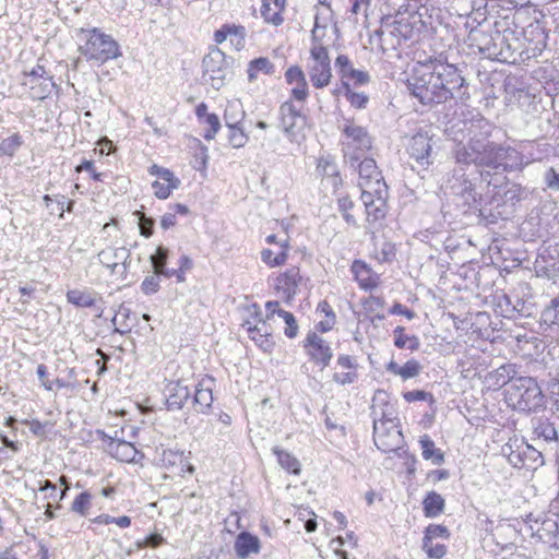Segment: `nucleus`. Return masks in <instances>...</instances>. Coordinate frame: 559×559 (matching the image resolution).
<instances>
[{
    "label": "nucleus",
    "mask_w": 559,
    "mask_h": 559,
    "mask_svg": "<svg viewBox=\"0 0 559 559\" xmlns=\"http://www.w3.org/2000/svg\"><path fill=\"white\" fill-rule=\"evenodd\" d=\"M167 392V408L169 411L182 409L191 396V390L185 380L169 381L165 388Z\"/></svg>",
    "instance_id": "21"
},
{
    "label": "nucleus",
    "mask_w": 559,
    "mask_h": 559,
    "mask_svg": "<svg viewBox=\"0 0 559 559\" xmlns=\"http://www.w3.org/2000/svg\"><path fill=\"white\" fill-rule=\"evenodd\" d=\"M531 370L534 372V376L519 377L518 380H513L506 388L508 403L522 412H531L542 406L544 397L543 385L547 386L550 391L549 384L542 380V377L548 379L552 376L551 367H548L545 358L543 361H534L531 365Z\"/></svg>",
    "instance_id": "2"
},
{
    "label": "nucleus",
    "mask_w": 559,
    "mask_h": 559,
    "mask_svg": "<svg viewBox=\"0 0 559 559\" xmlns=\"http://www.w3.org/2000/svg\"><path fill=\"white\" fill-rule=\"evenodd\" d=\"M537 534L540 538H547L548 542L554 539L555 545L559 544V524L551 519L542 522V526L537 528Z\"/></svg>",
    "instance_id": "44"
},
{
    "label": "nucleus",
    "mask_w": 559,
    "mask_h": 559,
    "mask_svg": "<svg viewBox=\"0 0 559 559\" xmlns=\"http://www.w3.org/2000/svg\"><path fill=\"white\" fill-rule=\"evenodd\" d=\"M179 185H180V180L175 179L171 182L154 181L152 186L154 188V193L158 199H167L169 197L170 192L174 189H177Z\"/></svg>",
    "instance_id": "52"
},
{
    "label": "nucleus",
    "mask_w": 559,
    "mask_h": 559,
    "mask_svg": "<svg viewBox=\"0 0 559 559\" xmlns=\"http://www.w3.org/2000/svg\"><path fill=\"white\" fill-rule=\"evenodd\" d=\"M384 406L372 405L371 414L373 417V441L376 447L384 452L390 453L400 449L403 442V435L397 429L396 423L393 419L383 420L385 417Z\"/></svg>",
    "instance_id": "5"
},
{
    "label": "nucleus",
    "mask_w": 559,
    "mask_h": 559,
    "mask_svg": "<svg viewBox=\"0 0 559 559\" xmlns=\"http://www.w3.org/2000/svg\"><path fill=\"white\" fill-rule=\"evenodd\" d=\"M428 66L442 90L443 100H454L455 104L466 105L471 98L469 83L459 67L439 58L429 59Z\"/></svg>",
    "instance_id": "3"
},
{
    "label": "nucleus",
    "mask_w": 559,
    "mask_h": 559,
    "mask_svg": "<svg viewBox=\"0 0 559 559\" xmlns=\"http://www.w3.org/2000/svg\"><path fill=\"white\" fill-rule=\"evenodd\" d=\"M278 119L277 127L290 141L296 140L307 123L306 116L295 107L292 100H287L280 106Z\"/></svg>",
    "instance_id": "13"
},
{
    "label": "nucleus",
    "mask_w": 559,
    "mask_h": 559,
    "mask_svg": "<svg viewBox=\"0 0 559 559\" xmlns=\"http://www.w3.org/2000/svg\"><path fill=\"white\" fill-rule=\"evenodd\" d=\"M163 276L162 274H156L153 272L152 275L146 276L142 284H141V290L145 295H152L158 292L160 285H159V277Z\"/></svg>",
    "instance_id": "57"
},
{
    "label": "nucleus",
    "mask_w": 559,
    "mask_h": 559,
    "mask_svg": "<svg viewBox=\"0 0 559 559\" xmlns=\"http://www.w3.org/2000/svg\"><path fill=\"white\" fill-rule=\"evenodd\" d=\"M22 85L29 88V95L33 99L43 100L47 98L52 90L57 87L56 83L51 79L38 80L24 79Z\"/></svg>",
    "instance_id": "31"
},
{
    "label": "nucleus",
    "mask_w": 559,
    "mask_h": 559,
    "mask_svg": "<svg viewBox=\"0 0 559 559\" xmlns=\"http://www.w3.org/2000/svg\"><path fill=\"white\" fill-rule=\"evenodd\" d=\"M203 123L209 126V129L203 134L204 139L207 141L213 140L221 129V121L218 116L216 114H210L206 116V119L203 120Z\"/></svg>",
    "instance_id": "58"
},
{
    "label": "nucleus",
    "mask_w": 559,
    "mask_h": 559,
    "mask_svg": "<svg viewBox=\"0 0 559 559\" xmlns=\"http://www.w3.org/2000/svg\"><path fill=\"white\" fill-rule=\"evenodd\" d=\"M531 427L535 441L543 442V452L546 455L559 459V429L549 418L540 416L531 420Z\"/></svg>",
    "instance_id": "8"
},
{
    "label": "nucleus",
    "mask_w": 559,
    "mask_h": 559,
    "mask_svg": "<svg viewBox=\"0 0 559 559\" xmlns=\"http://www.w3.org/2000/svg\"><path fill=\"white\" fill-rule=\"evenodd\" d=\"M345 163L348 164L352 169L358 171L361 190L364 188L371 190L374 187H379L380 183H385L374 159L364 156H353Z\"/></svg>",
    "instance_id": "14"
},
{
    "label": "nucleus",
    "mask_w": 559,
    "mask_h": 559,
    "mask_svg": "<svg viewBox=\"0 0 559 559\" xmlns=\"http://www.w3.org/2000/svg\"><path fill=\"white\" fill-rule=\"evenodd\" d=\"M234 548L238 558L246 559L251 554H259L261 544L255 535L249 532H240L236 537Z\"/></svg>",
    "instance_id": "26"
},
{
    "label": "nucleus",
    "mask_w": 559,
    "mask_h": 559,
    "mask_svg": "<svg viewBox=\"0 0 559 559\" xmlns=\"http://www.w3.org/2000/svg\"><path fill=\"white\" fill-rule=\"evenodd\" d=\"M423 549L429 558L440 559L447 554V547L443 544H433L432 540L423 539Z\"/></svg>",
    "instance_id": "55"
},
{
    "label": "nucleus",
    "mask_w": 559,
    "mask_h": 559,
    "mask_svg": "<svg viewBox=\"0 0 559 559\" xmlns=\"http://www.w3.org/2000/svg\"><path fill=\"white\" fill-rule=\"evenodd\" d=\"M22 145V138L15 133L0 142V156H13Z\"/></svg>",
    "instance_id": "47"
},
{
    "label": "nucleus",
    "mask_w": 559,
    "mask_h": 559,
    "mask_svg": "<svg viewBox=\"0 0 559 559\" xmlns=\"http://www.w3.org/2000/svg\"><path fill=\"white\" fill-rule=\"evenodd\" d=\"M278 317L283 318V320L285 321L286 323V328H285V335L288 337V338H295L298 334V324H297V321L295 319V316L292 313V312H288V311H285V310H280L278 311Z\"/></svg>",
    "instance_id": "53"
},
{
    "label": "nucleus",
    "mask_w": 559,
    "mask_h": 559,
    "mask_svg": "<svg viewBox=\"0 0 559 559\" xmlns=\"http://www.w3.org/2000/svg\"><path fill=\"white\" fill-rule=\"evenodd\" d=\"M130 251L124 247L108 248L98 253L100 263L112 272H115L120 262L122 263L123 271L126 272L130 263Z\"/></svg>",
    "instance_id": "25"
},
{
    "label": "nucleus",
    "mask_w": 559,
    "mask_h": 559,
    "mask_svg": "<svg viewBox=\"0 0 559 559\" xmlns=\"http://www.w3.org/2000/svg\"><path fill=\"white\" fill-rule=\"evenodd\" d=\"M282 250L276 255L273 254V251L270 249H263L261 251V259L262 261L270 265V266H278L286 262L287 260V249H288V241L285 239L283 242H281Z\"/></svg>",
    "instance_id": "41"
},
{
    "label": "nucleus",
    "mask_w": 559,
    "mask_h": 559,
    "mask_svg": "<svg viewBox=\"0 0 559 559\" xmlns=\"http://www.w3.org/2000/svg\"><path fill=\"white\" fill-rule=\"evenodd\" d=\"M214 379L212 377L203 378L194 385L192 406L197 413L205 414L213 404Z\"/></svg>",
    "instance_id": "20"
},
{
    "label": "nucleus",
    "mask_w": 559,
    "mask_h": 559,
    "mask_svg": "<svg viewBox=\"0 0 559 559\" xmlns=\"http://www.w3.org/2000/svg\"><path fill=\"white\" fill-rule=\"evenodd\" d=\"M407 152L418 165L427 167L432 163L431 138L428 133L418 132L412 136L407 146Z\"/></svg>",
    "instance_id": "18"
},
{
    "label": "nucleus",
    "mask_w": 559,
    "mask_h": 559,
    "mask_svg": "<svg viewBox=\"0 0 559 559\" xmlns=\"http://www.w3.org/2000/svg\"><path fill=\"white\" fill-rule=\"evenodd\" d=\"M527 46L520 50L521 63L539 57L547 46L548 33L539 23H532L523 31Z\"/></svg>",
    "instance_id": "15"
},
{
    "label": "nucleus",
    "mask_w": 559,
    "mask_h": 559,
    "mask_svg": "<svg viewBox=\"0 0 559 559\" xmlns=\"http://www.w3.org/2000/svg\"><path fill=\"white\" fill-rule=\"evenodd\" d=\"M450 538V532L447 526L439 524H429L425 530V536L423 539L433 540L435 538Z\"/></svg>",
    "instance_id": "54"
},
{
    "label": "nucleus",
    "mask_w": 559,
    "mask_h": 559,
    "mask_svg": "<svg viewBox=\"0 0 559 559\" xmlns=\"http://www.w3.org/2000/svg\"><path fill=\"white\" fill-rule=\"evenodd\" d=\"M245 116L246 112L240 102H229L224 112L226 127L241 126Z\"/></svg>",
    "instance_id": "38"
},
{
    "label": "nucleus",
    "mask_w": 559,
    "mask_h": 559,
    "mask_svg": "<svg viewBox=\"0 0 559 559\" xmlns=\"http://www.w3.org/2000/svg\"><path fill=\"white\" fill-rule=\"evenodd\" d=\"M497 56L495 60L510 64H521V40L515 32L507 27L503 31L496 29Z\"/></svg>",
    "instance_id": "11"
},
{
    "label": "nucleus",
    "mask_w": 559,
    "mask_h": 559,
    "mask_svg": "<svg viewBox=\"0 0 559 559\" xmlns=\"http://www.w3.org/2000/svg\"><path fill=\"white\" fill-rule=\"evenodd\" d=\"M304 348L309 359L316 365L321 366L322 369L330 365L333 357V350L328 341L310 331L304 340Z\"/></svg>",
    "instance_id": "16"
},
{
    "label": "nucleus",
    "mask_w": 559,
    "mask_h": 559,
    "mask_svg": "<svg viewBox=\"0 0 559 559\" xmlns=\"http://www.w3.org/2000/svg\"><path fill=\"white\" fill-rule=\"evenodd\" d=\"M203 79L215 90H219L225 84V79L229 73V67L226 61V55L217 47L212 48L203 58Z\"/></svg>",
    "instance_id": "9"
},
{
    "label": "nucleus",
    "mask_w": 559,
    "mask_h": 559,
    "mask_svg": "<svg viewBox=\"0 0 559 559\" xmlns=\"http://www.w3.org/2000/svg\"><path fill=\"white\" fill-rule=\"evenodd\" d=\"M445 500L436 492L429 491L423 500V511L426 518H437L444 512Z\"/></svg>",
    "instance_id": "32"
},
{
    "label": "nucleus",
    "mask_w": 559,
    "mask_h": 559,
    "mask_svg": "<svg viewBox=\"0 0 559 559\" xmlns=\"http://www.w3.org/2000/svg\"><path fill=\"white\" fill-rule=\"evenodd\" d=\"M332 14H329V11H320L318 7H316V15H314V27L311 32L312 40L314 44H318L320 40L319 29H325L328 26V22L331 19Z\"/></svg>",
    "instance_id": "48"
},
{
    "label": "nucleus",
    "mask_w": 559,
    "mask_h": 559,
    "mask_svg": "<svg viewBox=\"0 0 559 559\" xmlns=\"http://www.w3.org/2000/svg\"><path fill=\"white\" fill-rule=\"evenodd\" d=\"M453 157L455 167L449 179L450 189L475 209L480 205V195L465 173L466 166L485 167L497 174L522 170L524 167L523 155L516 148L484 138H472L465 144L459 143L453 150Z\"/></svg>",
    "instance_id": "1"
},
{
    "label": "nucleus",
    "mask_w": 559,
    "mask_h": 559,
    "mask_svg": "<svg viewBox=\"0 0 559 559\" xmlns=\"http://www.w3.org/2000/svg\"><path fill=\"white\" fill-rule=\"evenodd\" d=\"M407 88L425 106L445 103L428 63L414 71V74L407 80Z\"/></svg>",
    "instance_id": "6"
},
{
    "label": "nucleus",
    "mask_w": 559,
    "mask_h": 559,
    "mask_svg": "<svg viewBox=\"0 0 559 559\" xmlns=\"http://www.w3.org/2000/svg\"><path fill=\"white\" fill-rule=\"evenodd\" d=\"M419 444L425 460H430L436 465H441L444 462L443 452L436 448L433 440L428 435L420 437Z\"/></svg>",
    "instance_id": "34"
},
{
    "label": "nucleus",
    "mask_w": 559,
    "mask_h": 559,
    "mask_svg": "<svg viewBox=\"0 0 559 559\" xmlns=\"http://www.w3.org/2000/svg\"><path fill=\"white\" fill-rule=\"evenodd\" d=\"M92 507V495L88 491H83L75 497L73 500L70 510L74 513H78L82 516H85L88 513V510Z\"/></svg>",
    "instance_id": "46"
},
{
    "label": "nucleus",
    "mask_w": 559,
    "mask_h": 559,
    "mask_svg": "<svg viewBox=\"0 0 559 559\" xmlns=\"http://www.w3.org/2000/svg\"><path fill=\"white\" fill-rule=\"evenodd\" d=\"M544 180L547 188L559 192V171H557L554 167H550L546 170Z\"/></svg>",
    "instance_id": "63"
},
{
    "label": "nucleus",
    "mask_w": 559,
    "mask_h": 559,
    "mask_svg": "<svg viewBox=\"0 0 559 559\" xmlns=\"http://www.w3.org/2000/svg\"><path fill=\"white\" fill-rule=\"evenodd\" d=\"M169 249L164 246H158L153 254L150 255V262L153 271L156 274H162L164 270H168L167 260L169 258Z\"/></svg>",
    "instance_id": "42"
},
{
    "label": "nucleus",
    "mask_w": 559,
    "mask_h": 559,
    "mask_svg": "<svg viewBox=\"0 0 559 559\" xmlns=\"http://www.w3.org/2000/svg\"><path fill=\"white\" fill-rule=\"evenodd\" d=\"M544 382H547L550 388V394L554 396V407L556 412L559 414V379L554 378L552 376L548 379L542 377Z\"/></svg>",
    "instance_id": "64"
},
{
    "label": "nucleus",
    "mask_w": 559,
    "mask_h": 559,
    "mask_svg": "<svg viewBox=\"0 0 559 559\" xmlns=\"http://www.w3.org/2000/svg\"><path fill=\"white\" fill-rule=\"evenodd\" d=\"M248 79L253 82L257 79L258 72L272 74L274 72V64L265 57L253 59L248 64Z\"/></svg>",
    "instance_id": "40"
},
{
    "label": "nucleus",
    "mask_w": 559,
    "mask_h": 559,
    "mask_svg": "<svg viewBox=\"0 0 559 559\" xmlns=\"http://www.w3.org/2000/svg\"><path fill=\"white\" fill-rule=\"evenodd\" d=\"M106 451L115 459L121 462H131L135 459L136 449L135 447L124 440H110L109 444L106 445Z\"/></svg>",
    "instance_id": "28"
},
{
    "label": "nucleus",
    "mask_w": 559,
    "mask_h": 559,
    "mask_svg": "<svg viewBox=\"0 0 559 559\" xmlns=\"http://www.w3.org/2000/svg\"><path fill=\"white\" fill-rule=\"evenodd\" d=\"M310 56L313 61L308 71L310 81L316 88H323L330 84L332 78L328 49L320 44H314L310 49Z\"/></svg>",
    "instance_id": "10"
},
{
    "label": "nucleus",
    "mask_w": 559,
    "mask_h": 559,
    "mask_svg": "<svg viewBox=\"0 0 559 559\" xmlns=\"http://www.w3.org/2000/svg\"><path fill=\"white\" fill-rule=\"evenodd\" d=\"M227 128L229 130L227 138H228L230 145L235 148L243 147L247 144L249 138H248L247 133H245L241 126L227 127Z\"/></svg>",
    "instance_id": "49"
},
{
    "label": "nucleus",
    "mask_w": 559,
    "mask_h": 559,
    "mask_svg": "<svg viewBox=\"0 0 559 559\" xmlns=\"http://www.w3.org/2000/svg\"><path fill=\"white\" fill-rule=\"evenodd\" d=\"M405 328L404 326H396L393 330V336H394V345L400 348H406L411 352H416L420 347V341L416 335H407L404 333Z\"/></svg>",
    "instance_id": "36"
},
{
    "label": "nucleus",
    "mask_w": 559,
    "mask_h": 559,
    "mask_svg": "<svg viewBox=\"0 0 559 559\" xmlns=\"http://www.w3.org/2000/svg\"><path fill=\"white\" fill-rule=\"evenodd\" d=\"M96 293L71 289L67 293V300L79 308H92L96 306Z\"/></svg>",
    "instance_id": "35"
},
{
    "label": "nucleus",
    "mask_w": 559,
    "mask_h": 559,
    "mask_svg": "<svg viewBox=\"0 0 559 559\" xmlns=\"http://www.w3.org/2000/svg\"><path fill=\"white\" fill-rule=\"evenodd\" d=\"M273 452L277 456L278 463L284 469L295 475L300 473V463L293 454L277 447L273 449Z\"/></svg>",
    "instance_id": "39"
},
{
    "label": "nucleus",
    "mask_w": 559,
    "mask_h": 559,
    "mask_svg": "<svg viewBox=\"0 0 559 559\" xmlns=\"http://www.w3.org/2000/svg\"><path fill=\"white\" fill-rule=\"evenodd\" d=\"M504 455L508 459V462L516 468H534V464L542 461L543 451L536 450L535 448L522 443L521 445H516L513 449L512 445H507L503 448Z\"/></svg>",
    "instance_id": "17"
},
{
    "label": "nucleus",
    "mask_w": 559,
    "mask_h": 559,
    "mask_svg": "<svg viewBox=\"0 0 559 559\" xmlns=\"http://www.w3.org/2000/svg\"><path fill=\"white\" fill-rule=\"evenodd\" d=\"M421 366L419 361L416 359H409L404 364V366H401L400 377L403 380L415 378L419 374Z\"/></svg>",
    "instance_id": "56"
},
{
    "label": "nucleus",
    "mask_w": 559,
    "mask_h": 559,
    "mask_svg": "<svg viewBox=\"0 0 559 559\" xmlns=\"http://www.w3.org/2000/svg\"><path fill=\"white\" fill-rule=\"evenodd\" d=\"M471 45L477 47L485 58L495 60L497 56L496 31L491 34L481 29H473L468 36Z\"/></svg>",
    "instance_id": "23"
},
{
    "label": "nucleus",
    "mask_w": 559,
    "mask_h": 559,
    "mask_svg": "<svg viewBox=\"0 0 559 559\" xmlns=\"http://www.w3.org/2000/svg\"><path fill=\"white\" fill-rule=\"evenodd\" d=\"M355 206L354 201L348 194H342L337 197V210L342 214L344 221L354 227H357V221L354 215L350 214V210Z\"/></svg>",
    "instance_id": "43"
},
{
    "label": "nucleus",
    "mask_w": 559,
    "mask_h": 559,
    "mask_svg": "<svg viewBox=\"0 0 559 559\" xmlns=\"http://www.w3.org/2000/svg\"><path fill=\"white\" fill-rule=\"evenodd\" d=\"M352 272L355 275V278L358 281L359 285L364 289H370L376 286L374 281H372V270L362 261L356 260L352 265Z\"/></svg>",
    "instance_id": "37"
},
{
    "label": "nucleus",
    "mask_w": 559,
    "mask_h": 559,
    "mask_svg": "<svg viewBox=\"0 0 559 559\" xmlns=\"http://www.w3.org/2000/svg\"><path fill=\"white\" fill-rule=\"evenodd\" d=\"M519 370L514 364H504L489 373L493 385L508 388L513 380L519 379Z\"/></svg>",
    "instance_id": "30"
},
{
    "label": "nucleus",
    "mask_w": 559,
    "mask_h": 559,
    "mask_svg": "<svg viewBox=\"0 0 559 559\" xmlns=\"http://www.w3.org/2000/svg\"><path fill=\"white\" fill-rule=\"evenodd\" d=\"M335 67L338 69V72L341 73L343 81L346 80V78L349 74V71L354 70L350 60L345 55L337 56V58L335 59Z\"/></svg>",
    "instance_id": "61"
},
{
    "label": "nucleus",
    "mask_w": 559,
    "mask_h": 559,
    "mask_svg": "<svg viewBox=\"0 0 559 559\" xmlns=\"http://www.w3.org/2000/svg\"><path fill=\"white\" fill-rule=\"evenodd\" d=\"M285 79L288 84L299 83L306 80L305 73L298 66L289 67L285 72Z\"/></svg>",
    "instance_id": "62"
},
{
    "label": "nucleus",
    "mask_w": 559,
    "mask_h": 559,
    "mask_svg": "<svg viewBox=\"0 0 559 559\" xmlns=\"http://www.w3.org/2000/svg\"><path fill=\"white\" fill-rule=\"evenodd\" d=\"M285 4L286 0H262L261 15L264 21L276 26L282 24Z\"/></svg>",
    "instance_id": "29"
},
{
    "label": "nucleus",
    "mask_w": 559,
    "mask_h": 559,
    "mask_svg": "<svg viewBox=\"0 0 559 559\" xmlns=\"http://www.w3.org/2000/svg\"><path fill=\"white\" fill-rule=\"evenodd\" d=\"M495 199L501 201L503 204H515L525 199L527 191L520 183L507 180L503 185L493 186Z\"/></svg>",
    "instance_id": "24"
},
{
    "label": "nucleus",
    "mask_w": 559,
    "mask_h": 559,
    "mask_svg": "<svg viewBox=\"0 0 559 559\" xmlns=\"http://www.w3.org/2000/svg\"><path fill=\"white\" fill-rule=\"evenodd\" d=\"M343 88L345 90V97L353 107L357 109L366 108L369 102V97L367 94L353 92L347 81H343Z\"/></svg>",
    "instance_id": "45"
},
{
    "label": "nucleus",
    "mask_w": 559,
    "mask_h": 559,
    "mask_svg": "<svg viewBox=\"0 0 559 559\" xmlns=\"http://www.w3.org/2000/svg\"><path fill=\"white\" fill-rule=\"evenodd\" d=\"M82 32L86 33V40L80 51L87 60L103 64L121 56L120 45L111 35L97 27Z\"/></svg>",
    "instance_id": "4"
},
{
    "label": "nucleus",
    "mask_w": 559,
    "mask_h": 559,
    "mask_svg": "<svg viewBox=\"0 0 559 559\" xmlns=\"http://www.w3.org/2000/svg\"><path fill=\"white\" fill-rule=\"evenodd\" d=\"M317 168L326 178H332L340 173L334 158L331 156L321 157Z\"/></svg>",
    "instance_id": "50"
},
{
    "label": "nucleus",
    "mask_w": 559,
    "mask_h": 559,
    "mask_svg": "<svg viewBox=\"0 0 559 559\" xmlns=\"http://www.w3.org/2000/svg\"><path fill=\"white\" fill-rule=\"evenodd\" d=\"M133 215L138 217L140 234L145 238H150L154 231L155 219L152 217H147L141 211H135Z\"/></svg>",
    "instance_id": "51"
},
{
    "label": "nucleus",
    "mask_w": 559,
    "mask_h": 559,
    "mask_svg": "<svg viewBox=\"0 0 559 559\" xmlns=\"http://www.w3.org/2000/svg\"><path fill=\"white\" fill-rule=\"evenodd\" d=\"M388 194L386 183H380L371 190L362 189L360 199L365 205L368 222L373 223L385 217Z\"/></svg>",
    "instance_id": "12"
},
{
    "label": "nucleus",
    "mask_w": 559,
    "mask_h": 559,
    "mask_svg": "<svg viewBox=\"0 0 559 559\" xmlns=\"http://www.w3.org/2000/svg\"><path fill=\"white\" fill-rule=\"evenodd\" d=\"M246 328L249 337L265 353H271L275 346L272 335V329L266 320L260 319L255 324L246 321L242 324Z\"/></svg>",
    "instance_id": "19"
},
{
    "label": "nucleus",
    "mask_w": 559,
    "mask_h": 559,
    "mask_svg": "<svg viewBox=\"0 0 559 559\" xmlns=\"http://www.w3.org/2000/svg\"><path fill=\"white\" fill-rule=\"evenodd\" d=\"M345 141L343 153L345 162L353 156H364L372 146V140L367 130L354 122H347L343 128Z\"/></svg>",
    "instance_id": "7"
},
{
    "label": "nucleus",
    "mask_w": 559,
    "mask_h": 559,
    "mask_svg": "<svg viewBox=\"0 0 559 559\" xmlns=\"http://www.w3.org/2000/svg\"><path fill=\"white\" fill-rule=\"evenodd\" d=\"M160 461L163 466L173 473L182 474L186 471L190 473L194 472V467L186 463L185 455L182 452L164 450L162 453Z\"/></svg>",
    "instance_id": "27"
},
{
    "label": "nucleus",
    "mask_w": 559,
    "mask_h": 559,
    "mask_svg": "<svg viewBox=\"0 0 559 559\" xmlns=\"http://www.w3.org/2000/svg\"><path fill=\"white\" fill-rule=\"evenodd\" d=\"M164 543H165V539L163 538V536L157 533H154V534H150L148 536H146L143 540L136 542V548L138 549H142L145 547L157 548L158 546H160Z\"/></svg>",
    "instance_id": "60"
},
{
    "label": "nucleus",
    "mask_w": 559,
    "mask_h": 559,
    "mask_svg": "<svg viewBox=\"0 0 559 559\" xmlns=\"http://www.w3.org/2000/svg\"><path fill=\"white\" fill-rule=\"evenodd\" d=\"M301 276L297 267H290L277 276L275 288L286 302H290L296 296Z\"/></svg>",
    "instance_id": "22"
},
{
    "label": "nucleus",
    "mask_w": 559,
    "mask_h": 559,
    "mask_svg": "<svg viewBox=\"0 0 559 559\" xmlns=\"http://www.w3.org/2000/svg\"><path fill=\"white\" fill-rule=\"evenodd\" d=\"M540 322L559 331V294L550 299L540 312Z\"/></svg>",
    "instance_id": "33"
},
{
    "label": "nucleus",
    "mask_w": 559,
    "mask_h": 559,
    "mask_svg": "<svg viewBox=\"0 0 559 559\" xmlns=\"http://www.w3.org/2000/svg\"><path fill=\"white\" fill-rule=\"evenodd\" d=\"M403 397L408 403L416 402V401H427L430 404H433L436 402V400L431 393L423 391V390L407 391L403 394Z\"/></svg>",
    "instance_id": "59"
}]
</instances>
